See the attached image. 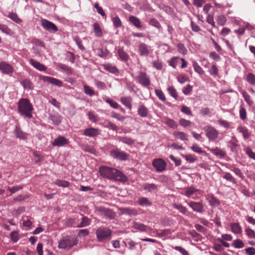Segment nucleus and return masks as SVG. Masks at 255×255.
I'll return each instance as SVG.
<instances>
[{"instance_id":"obj_1","label":"nucleus","mask_w":255,"mask_h":255,"mask_svg":"<svg viewBox=\"0 0 255 255\" xmlns=\"http://www.w3.org/2000/svg\"><path fill=\"white\" fill-rule=\"evenodd\" d=\"M99 173L101 176L110 180L126 182L128 177L121 171L112 167L101 166L99 168Z\"/></svg>"},{"instance_id":"obj_2","label":"nucleus","mask_w":255,"mask_h":255,"mask_svg":"<svg viewBox=\"0 0 255 255\" xmlns=\"http://www.w3.org/2000/svg\"><path fill=\"white\" fill-rule=\"evenodd\" d=\"M18 112L22 117L31 119L33 110L32 105L26 98H21L18 102Z\"/></svg>"},{"instance_id":"obj_3","label":"nucleus","mask_w":255,"mask_h":255,"mask_svg":"<svg viewBox=\"0 0 255 255\" xmlns=\"http://www.w3.org/2000/svg\"><path fill=\"white\" fill-rule=\"evenodd\" d=\"M112 232L108 227H101L96 229L95 234L98 241L103 242L111 239Z\"/></svg>"},{"instance_id":"obj_4","label":"nucleus","mask_w":255,"mask_h":255,"mask_svg":"<svg viewBox=\"0 0 255 255\" xmlns=\"http://www.w3.org/2000/svg\"><path fill=\"white\" fill-rule=\"evenodd\" d=\"M77 243L78 240L76 238L73 236H66L59 241L58 247L59 249L69 250Z\"/></svg>"},{"instance_id":"obj_5","label":"nucleus","mask_w":255,"mask_h":255,"mask_svg":"<svg viewBox=\"0 0 255 255\" xmlns=\"http://www.w3.org/2000/svg\"><path fill=\"white\" fill-rule=\"evenodd\" d=\"M110 155L113 158L120 161H126L129 158V154L118 148L111 150Z\"/></svg>"},{"instance_id":"obj_6","label":"nucleus","mask_w":255,"mask_h":255,"mask_svg":"<svg viewBox=\"0 0 255 255\" xmlns=\"http://www.w3.org/2000/svg\"><path fill=\"white\" fill-rule=\"evenodd\" d=\"M203 129L206 133V136L209 140H214L218 138L219 132L213 127L208 125L205 126Z\"/></svg>"},{"instance_id":"obj_7","label":"nucleus","mask_w":255,"mask_h":255,"mask_svg":"<svg viewBox=\"0 0 255 255\" xmlns=\"http://www.w3.org/2000/svg\"><path fill=\"white\" fill-rule=\"evenodd\" d=\"M135 80L143 87H148L151 83L149 77L146 72L143 71H139Z\"/></svg>"},{"instance_id":"obj_8","label":"nucleus","mask_w":255,"mask_h":255,"mask_svg":"<svg viewBox=\"0 0 255 255\" xmlns=\"http://www.w3.org/2000/svg\"><path fill=\"white\" fill-rule=\"evenodd\" d=\"M41 25L43 28L51 33L56 32L58 31V28L56 25L45 19H42L41 20Z\"/></svg>"},{"instance_id":"obj_9","label":"nucleus","mask_w":255,"mask_h":255,"mask_svg":"<svg viewBox=\"0 0 255 255\" xmlns=\"http://www.w3.org/2000/svg\"><path fill=\"white\" fill-rule=\"evenodd\" d=\"M152 166L155 168L157 172H163L166 169L167 164L162 158H156L153 160Z\"/></svg>"},{"instance_id":"obj_10","label":"nucleus","mask_w":255,"mask_h":255,"mask_svg":"<svg viewBox=\"0 0 255 255\" xmlns=\"http://www.w3.org/2000/svg\"><path fill=\"white\" fill-rule=\"evenodd\" d=\"M39 79L44 82H47L58 87L63 86L62 81L52 77L41 75L39 76Z\"/></svg>"},{"instance_id":"obj_11","label":"nucleus","mask_w":255,"mask_h":255,"mask_svg":"<svg viewBox=\"0 0 255 255\" xmlns=\"http://www.w3.org/2000/svg\"><path fill=\"white\" fill-rule=\"evenodd\" d=\"M187 203L194 212L203 213L204 211V206L201 202L191 201L190 202H187Z\"/></svg>"},{"instance_id":"obj_12","label":"nucleus","mask_w":255,"mask_h":255,"mask_svg":"<svg viewBox=\"0 0 255 255\" xmlns=\"http://www.w3.org/2000/svg\"><path fill=\"white\" fill-rule=\"evenodd\" d=\"M68 143V139L62 136H59L55 138L52 142V144L54 146H63Z\"/></svg>"},{"instance_id":"obj_13","label":"nucleus","mask_w":255,"mask_h":255,"mask_svg":"<svg viewBox=\"0 0 255 255\" xmlns=\"http://www.w3.org/2000/svg\"><path fill=\"white\" fill-rule=\"evenodd\" d=\"M138 52L140 56H147L150 52L149 47L144 43H140L138 46Z\"/></svg>"},{"instance_id":"obj_14","label":"nucleus","mask_w":255,"mask_h":255,"mask_svg":"<svg viewBox=\"0 0 255 255\" xmlns=\"http://www.w3.org/2000/svg\"><path fill=\"white\" fill-rule=\"evenodd\" d=\"M0 70L3 73L6 74H11L13 72V68L12 66L5 62H1L0 63Z\"/></svg>"},{"instance_id":"obj_15","label":"nucleus","mask_w":255,"mask_h":255,"mask_svg":"<svg viewBox=\"0 0 255 255\" xmlns=\"http://www.w3.org/2000/svg\"><path fill=\"white\" fill-rule=\"evenodd\" d=\"M83 134L87 136L95 137L100 134V130L93 128H87L84 130Z\"/></svg>"},{"instance_id":"obj_16","label":"nucleus","mask_w":255,"mask_h":255,"mask_svg":"<svg viewBox=\"0 0 255 255\" xmlns=\"http://www.w3.org/2000/svg\"><path fill=\"white\" fill-rule=\"evenodd\" d=\"M103 68L107 71L115 75H118L119 71L117 67L111 63H106L102 65Z\"/></svg>"},{"instance_id":"obj_17","label":"nucleus","mask_w":255,"mask_h":255,"mask_svg":"<svg viewBox=\"0 0 255 255\" xmlns=\"http://www.w3.org/2000/svg\"><path fill=\"white\" fill-rule=\"evenodd\" d=\"M14 133L16 137L20 139L25 140L27 138V133L23 131L18 126L15 127Z\"/></svg>"},{"instance_id":"obj_18","label":"nucleus","mask_w":255,"mask_h":255,"mask_svg":"<svg viewBox=\"0 0 255 255\" xmlns=\"http://www.w3.org/2000/svg\"><path fill=\"white\" fill-rule=\"evenodd\" d=\"M29 63L35 68L40 71H45L47 69V67L45 65L33 59L29 60Z\"/></svg>"},{"instance_id":"obj_19","label":"nucleus","mask_w":255,"mask_h":255,"mask_svg":"<svg viewBox=\"0 0 255 255\" xmlns=\"http://www.w3.org/2000/svg\"><path fill=\"white\" fill-rule=\"evenodd\" d=\"M133 228L140 232H147L149 230H151L149 227L144 225L143 224L135 222L133 223Z\"/></svg>"},{"instance_id":"obj_20","label":"nucleus","mask_w":255,"mask_h":255,"mask_svg":"<svg viewBox=\"0 0 255 255\" xmlns=\"http://www.w3.org/2000/svg\"><path fill=\"white\" fill-rule=\"evenodd\" d=\"M128 20L129 22L132 24L137 28H142V26L141 24L140 20L137 17L133 15H130L129 17Z\"/></svg>"},{"instance_id":"obj_21","label":"nucleus","mask_w":255,"mask_h":255,"mask_svg":"<svg viewBox=\"0 0 255 255\" xmlns=\"http://www.w3.org/2000/svg\"><path fill=\"white\" fill-rule=\"evenodd\" d=\"M143 190L148 192L156 191L158 189L157 185L154 183H145L143 185Z\"/></svg>"},{"instance_id":"obj_22","label":"nucleus","mask_w":255,"mask_h":255,"mask_svg":"<svg viewBox=\"0 0 255 255\" xmlns=\"http://www.w3.org/2000/svg\"><path fill=\"white\" fill-rule=\"evenodd\" d=\"M230 226L231 227L232 232L234 234H240L242 233V229L239 223H230Z\"/></svg>"},{"instance_id":"obj_23","label":"nucleus","mask_w":255,"mask_h":255,"mask_svg":"<svg viewBox=\"0 0 255 255\" xmlns=\"http://www.w3.org/2000/svg\"><path fill=\"white\" fill-rule=\"evenodd\" d=\"M173 135L175 138L179 139L182 141H186L188 140V135L182 131H174Z\"/></svg>"},{"instance_id":"obj_24","label":"nucleus","mask_w":255,"mask_h":255,"mask_svg":"<svg viewBox=\"0 0 255 255\" xmlns=\"http://www.w3.org/2000/svg\"><path fill=\"white\" fill-rule=\"evenodd\" d=\"M137 113L140 117L142 118H145L148 116V111L145 106L143 105H140L138 108Z\"/></svg>"},{"instance_id":"obj_25","label":"nucleus","mask_w":255,"mask_h":255,"mask_svg":"<svg viewBox=\"0 0 255 255\" xmlns=\"http://www.w3.org/2000/svg\"><path fill=\"white\" fill-rule=\"evenodd\" d=\"M121 211L123 214L129 216H136L138 214V212L135 209L129 207L123 208L121 209Z\"/></svg>"},{"instance_id":"obj_26","label":"nucleus","mask_w":255,"mask_h":255,"mask_svg":"<svg viewBox=\"0 0 255 255\" xmlns=\"http://www.w3.org/2000/svg\"><path fill=\"white\" fill-rule=\"evenodd\" d=\"M92 222V220L86 216H83L81 222L78 224L77 226L78 228H84L89 226Z\"/></svg>"},{"instance_id":"obj_27","label":"nucleus","mask_w":255,"mask_h":255,"mask_svg":"<svg viewBox=\"0 0 255 255\" xmlns=\"http://www.w3.org/2000/svg\"><path fill=\"white\" fill-rule=\"evenodd\" d=\"M132 98L130 97H123L121 98V102L127 108L131 110L132 105L131 104Z\"/></svg>"},{"instance_id":"obj_28","label":"nucleus","mask_w":255,"mask_h":255,"mask_svg":"<svg viewBox=\"0 0 255 255\" xmlns=\"http://www.w3.org/2000/svg\"><path fill=\"white\" fill-rule=\"evenodd\" d=\"M210 151L212 154L219 156L221 158H224L226 155V152L218 147L211 148Z\"/></svg>"},{"instance_id":"obj_29","label":"nucleus","mask_w":255,"mask_h":255,"mask_svg":"<svg viewBox=\"0 0 255 255\" xmlns=\"http://www.w3.org/2000/svg\"><path fill=\"white\" fill-rule=\"evenodd\" d=\"M200 192L201 191L199 189H196L193 186H190L185 189V195L187 197H190L195 193L200 194Z\"/></svg>"},{"instance_id":"obj_30","label":"nucleus","mask_w":255,"mask_h":255,"mask_svg":"<svg viewBox=\"0 0 255 255\" xmlns=\"http://www.w3.org/2000/svg\"><path fill=\"white\" fill-rule=\"evenodd\" d=\"M118 54L121 60L127 62L129 59V56L123 49L119 48L118 50Z\"/></svg>"},{"instance_id":"obj_31","label":"nucleus","mask_w":255,"mask_h":255,"mask_svg":"<svg viewBox=\"0 0 255 255\" xmlns=\"http://www.w3.org/2000/svg\"><path fill=\"white\" fill-rule=\"evenodd\" d=\"M50 119L52 121V124L57 126L61 122L62 117L58 113L50 116Z\"/></svg>"},{"instance_id":"obj_32","label":"nucleus","mask_w":255,"mask_h":255,"mask_svg":"<svg viewBox=\"0 0 255 255\" xmlns=\"http://www.w3.org/2000/svg\"><path fill=\"white\" fill-rule=\"evenodd\" d=\"M79 219L78 218H69L66 222V225L68 227L77 228Z\"/></svg>"},{"instance_id":"obj_33","label":"nucleus","mask_w":255,"mask_h":255,"mask_svg":"<svg viewBox=\"0 0 255 255\" xmlns=\"http://www.w3.org/2000/svg\"><path fill=\"white\" fill-rule=\"evenodd\" d=\"M237 130L241 133L245 139H247L250 137V134L248 129L245 127L239 126L237 128Z\"/></svg>"},{"instance_id":"obj_34","label":"nucleus","mask_w":255,"mask_h":255,"mask_svg":"<svg viewBox=\"0 0 255 255\" xmlns=\"http://www.w3.org/2000/svg\"><path fill=\"white\" fill-rule=\"evenodd\" d=\"M207 200L209 202L210 205L212 207H216L219 205V201L214 197L213 194H211L207 198Z\"/></svg>"},{"instance_id":"obj_35","label":"nucleus","mask_w":255,"mask_h":255,"mask_svg":"<svg viewBox=\"0 0 255 255\" xmlns=\"http://www.w3.org/2000/svg\"><path fill=\"white\" fill-rule=\"evenodd\" d=\"M118 138L120 141L128 145H131L134 144V140L128 136H120Z\"/></svg>"},{"instance_id":"obj_36","label":"nucleus","mask_w":255,"mask_h":255,"mask_svg":"<svg viewBox=\"0 0 255 255\" xmlns=\"http://www.w3.org/2000/svg\"><path fill=\"white\" fill-rule=\"evenodd\" d=\"M138 203L141 206H151L152 203L146 197H140L138 199Z\"/></svg>"},{"instance_id":"obj_37","label":"nucleus","mask_w":255,"mask_h":255,"mask_svg":"<svg viewBox=\"0 0 255 255\" xmlns=\"http://www.w3.org/2000/svg\"><path fill=\"white\" fill-rule=\"evenodd\" d=\"M241 92L243 95V97H244L245 101L246 102V103L250 106H252L254 102L252 100L251 96L247 93L246 91L244 90H241Z\"/></svg>"},{"instance_id":"obj_38","label":"nucleus","mask_w":255,"mask_h":255,"mask_svg":"<svg viewBox=\"0 0 255 255\" xmlns=\"http://www.w3.org/2000/svg\"><path fill=\"white\" fill-rule=\"evenodd\" d=\"M112 21L114 26L117 28L121 27L122 25V21L118 15L112 17Z\"/></svg>"},{"instance_id":"obj_39","label":"nucleus","mask_w":255,"mask_h":255,"mask_svg":"<svg viewBox=\"0 0 255 255\" xmlns=\"http://www.w3.org/2000/svg\"><path fill=\"white\" fill-rule=\"evenodd\" d=\"M93 28L94 31L95 33V35L97 37H101L102 36L103 33L102 29L100 26V25L98 23L95 22L93 24Z\"/></svg>"},{"instance_id":"obj_40","label":"nucleus","mask_w":255,"mask_h":255,"mask_svg":"<svg viewBox=\"0 0 255 255\" xmlns=\"http://www.w3.org/2000/svg\"><path fill=\"white\" fill-rule=\"evenodd\" d=\"M182 156L189 163H193L197 160V157L194 154H182Z\"/></svg>"},{"instance_id":"obj_41","label":"nucleus","mask_w":255,"mask_h":255,"mask_svg":"<svg viewBox=\"0 0 255 255\" xmlns=\"http://www.w3.org/2000/svg\"><path fill=\"white\" fill-rule=\"evenodd\" d=\"M173 207L178 210L179 212L182 213L183 215H186L187 213V208L182 205L181 204H174L173 205Z\"/></svg>"},{"instance_id":"obj_42","label":"nucleus","mask_w":255,"mask_h":255,"mask_svg":"<svg viewBox=\"0 0 255 255\" xmlns=\"http://www.w3.org/2000/svg\"><path fill=\"white\" fill-rule=\"evenodd\" d=\"M7 17L8 18H9L10 19H11V20H12L15 22L18 23V24L20 23L22 21L21 19H20L18 17L17 14L16 13H14V12L9 13L7 15Z\"/></svg>"},{"instance_id":"obj_43","label":"nucleus","mask_w":255,"mask_h":255,"mask_svg":"<svg viewBox=\"0 0 255 255\" xmlns=\"http://www.w3.org/2000/svg\"><path fill=\"white\" fill-rule=\"evenodd\" d=\"M54 184L59 187H68L70 183L66 180L57 179L55 182Z\"/></svg>"},{"instance_id":"obj_44","label":"nucleus","mask_w":255,"mask_h":255,"mask_svg":"<svg viewBox=\"0 0 255 255\" xmlns=\"http://www.w3.org/2000/svg\"><path fill=\"white\" fill-rule=\"evenodd\" d=\"M246 81L251 85L255 86V75L252 73L247 74Z\"/></svg>"},{"instance_id":"obj_45","label":"nucleus","mask_w":255,"mask_h":255,"mask_svg":"<svg viewBox=\"0 0 255 255\" xmlns=\"http://www.w3.org/2000/svg\"><path fill=\"white\" fill-rule=\"evenodd\" d=\"M59 67L60 69H61L62 70L65 71L68 75H71L73 74V70L72 69L64 64H61L59 65Z\"/></svg>"},{"instance_id":"obj_46","label":"nucleus","mask_w":255,"mask_h":255,"mask_svg":"<svg viewBox=\"0 0 255 255\" xmlns=\"http://www.w3.org/2000/svg\"><path fill=\"white\" fill-rule=\"evenodd\" d=\"M165 124L172 128H177L178 127L177 124L173 120L167 118L165 122Z\"/></svg>"},{"instance_id":"obj_47","label":"nucleus","mask_w":255,"mask_h":255,"mask_svg":"<svg viewBox=\"0 0 255 255\" xmlns=\"http://www.w3.org/2000/svg\"><path fill=\"white\" fill-rule=\"evenodd\" d=\"M223 177L227 181H230L234 184H236L237 182L236 179L229 172H225Z\"/></svg>"},{"instance_id":"obj_48","label":"nucleus","mask_w":255,"mask_h":255,"mask_svg":"<svg viewBox=\"0 0 255 255\" xmlns=\"http://www.w3.org/2000/svg\"><path fill=\"white\" fill-rule=\"evenodd\" d=\"M105 127L110 129L113 130H118V127L114 123L110 122L109 121H106L105 122Z\"/></svg>"},{"instance_id":"obj_49","label":"nucleus","mask_w":255,"mask_h":255,"mask_svg":"<svg viewBox=\"0 0 255 255\" xmlns=\"http://www.w3.org/2000/svg\"><path fill=\"white\" fill-rule=\"evenodd\" d=\"M191 149L195 152L199 154L205 153L206 151L202 150V148L196 143H194L191 147Z\"/></svg>"},{"instance_id":"obj_50","label":"nucleus","mask_w":255,"mask_h":255,"mask_svg":"<svg viewBox=\"0 0 255 255\" xmlns=\"http://www.w3.org/2000/svg\"><path fill=\"white\" fill-rule=\"evenodd\" d=\"M194 69L196 72L198 73L199 75H203L204 73V71L202 68L198 65L196 62H194L193 64Z\"/></svg>"},{"instance_id":"obj_51","label":"nucleus","mask_w":255,"mask_h":255,"mask_svg":"<svg viewBox=\"0 0 255 255\" xmlns=\"http://www.w3.org/2000/svg\"><path fill=\"white\" fill-rule=\"evenodd\" d=\"M21 84L25 89H32V83L27 79H25L21 82Z\"/></svg>"},{"instance_id":"obj_52","label":"nucleus","mask_w":255,"mask_h":255,"mask_svg":"<svg viewBox=\"0 0 255 255\" xmlns=\"http://www.w3.org/2000/svg\"><path fill=\"white\" fill-rule=\"evenodd\" d=\"M169 95L174 98L175 99H177L178 98V94L176 89L173 87L170 86L167 89Z\"/></svg>"},{"instance_id":"obj_53","label":"nucleus","mask_w":255,"mask_h":255,"mask_svg":"<svg viewBox=\"0 0 255 255\" xmlns=\"http://www.w3.org/2000/svg\"><path fill=\"white\" fill-rule=\"evenodd\" d=\"M179 123L180 125L184 128H187L191 126L192 125V122L190 121L186 120L185 119H180Z\"/></svg>"},{"instance_id":"obj_54","label":"nucleus","mask_w":255,"mask_h":255,"mask_svg":"<svg viewBox=\"0 0 255 255\" xmlns=\"http://www.w3.org/2000/svg\"><path fill=\"white\" fill-rule=\"evenodd\" d=\"M105 102L109 104L110 106L114 109H118L119 107V105L118 103L109 98L105 99Z\"/></svg>"},{"instance_id":"obj_55","label":"nucleus","mask_w":255,"mask_h":255,"mask_svg":"<svg viewBox=\"0 0 255 255\" xmlns=\"http://www.w3.org/2000/svg\"><path fill=\"white\" fill-rule=\"evenodd\" d=\"M177 48L178 51L183 55H185L187 53V50L184 45L182 43H178L177 45Z\"/></svg>"},{"instance_id":"obj_56","label":"nucleus","mask_w":255,"mask_h":255,"mask_svg":"<svg viewBox=\"0 0 255 255\" xmlns=\"http://www.w3.org/2000/svg\"><path fill=\"white\" fill-rule=\"evenodd\" d=\"M156 96L162 101H165L166 98L164 94L161 90L156 89L155 90Z\"/></svg>"},{"instance_id":"obj_57","label":"nucleus","mask_w":255,"mask_h":255,"mask_svg":"<svg viewBox=\"0 0 255 255\" xmlns=\"http://www.w3.org/2000/svg\"><path fill=\"white\" fill-rule=\"evenodd\" d=\"M109 53V51L106 48H101L98 49V55L100 57H106Z\"/></svg>"},{"instance_id":"obj_58","label":"nucleus","mask_w":255,"mask_h":255,"mask_svg":"<svg viewBox=\"0 0 255 255\" xmlns=\"http://www.w3.org/2000/svg\"><path fill=\"white\" fill-rule=\"evenodd\" d=\"M84 92L86 94L90 96H92L95 94L94 91L92 89L91 87L87 85L83 86Z\"/></svg>"},{"instance_id":"obj_59","label":"nucleus","mask_w":255,"mask_h":255,"mask_svg":"<svg viewBox=\"0 0 255 255\" xmlns=\"http://www.w3.org/2000/svg\"><path fill=\"white\" fill-rule=\"evenodd\" d=\"M246 235L250 239H255V232L250 229V228H247L245 229Z\"/></svg>"},{"instance_id":"obj_60","label":"nucleus","mask_w":255,"mask_h":255,"mask_svg":"<svg viewBox=\"0 0 255 255\" xmlns=\"http://www.w3.org/2000/svg\"><path fill=\"white\" fill-rule=\"evenodd\" d=\"M231 170L233 171L234 173L240 177L241 178L243 179L244 178V176L241 170L237 167H233Z\"/></svg>"},{"instance_id":"obj_61","label":"nucleus","mask_w":255,"mask_h":255,"mask_svg":"<svg viewBox=\"0 0 255 255\" xmlns=\"http://www.w3.org/2000/svg\"><path fill=\"white\" fill-rule=\"evenodd\" d=\"M226 21H227L226 17L223 15H219L218 17L217 23L220 25H221V26L224 25L226 24Z\"/></svg>"},{"instance_id":"obj_62","label":"nucleus","mask_w":255,"mask_h":255,"mask_svg":"<svg viewBox=\"0 0 255 255\" xmlns=\"http://www.w3.org/2000/svg\"><path fill=\"white\" fill-rule=\"evenodd\" d=\"M244 243L240 239L235 240L233 243V246L237 249H241L244 247Z\"/></svg>"},{"instance_id":"obj_63","label":"nucleus","mask_w":255,"mask_h":255,"mask_svg":"<svg viewBox=\"0 0 255 255\" xmlns=\"http://www.w3.org/2000/svg\"><path fill=\"white\" fill-rule=\"evenodd\" d=\"M177 80L178 82H179L181 84H183L185 82L188 81V77L183 74H180L177 77Z\"/></svg>"},{"instance_id":"obj_64","label":"nucleus","mask_w":255,"mask_h":255,"mask_svg":"<svg viewBox=\"0 0 255 255\" xmlns=\"http://www.w3.org/2000/svg\"><path fill=\"white\" fill-rule=\"evenodd\" d=\"M149 24L150 25H152V26H153L156 28H157L158 29H159L161 27V25H160V23L157 19H156L155 18L151 19L149 22Z\"/></svg>"}]
</instances>
